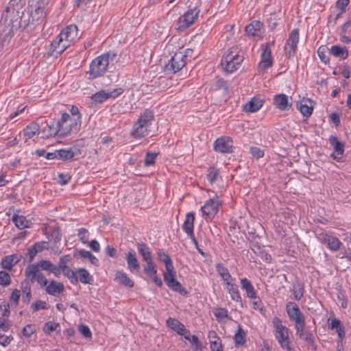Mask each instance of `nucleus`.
Returning <instances> with one entry per match:
<instances>
[{
    "mask_svg": "<svg viewBox=\"0 0 351 351\" xmlns=\"http://www.w3.org/2000/svg\"><path fill=\"white\" fill-rule=\"evenodd\" d=\"M114 280L117 281L119 284L128 288H132L134 285L133 280L128 276L126 273L123 271H116Z\"/></svg>",
    "mask_w": 351,
    "mask_h": 351,
    "instance_id": "obj_24",
    "label": "nucleus"
},
{
    "mask_svg": "<svg viewBox=\"0 0 351 351\" xmlns=\"http://www.w3.org/2000/svg\"><path fill=\"white\" fill-rule=\"evenodd\" d=\"M45 287L46 293L53 296H56L58 294L64 291L63 283L56 282L53 280L49 281L48 284Z\"/></svg>",
    "mask_w": 351,
    "mask_h": 351,
    "instance_id": "obj_21",
    "label": "nucleus"
},
{
    "mask_svg": "<svg viewBox=\"0 0 351 351\" xmlns=\"http://www.w3.org/2000/svg\"><path fill=\"white\" fill-rule=\"evenodd\" d=\"M329 53L332 54L334 56L341 58V59H346L348 56V50L338 45H333Z\"/></svg>",
    "mask_w": 351,
    "mask_h": 351,
    "instance_id": "obj_37",
    "label": "nucleus"
},
{
    "mask_svg": "<svg viewBox=\"0 0 351 351\" xmlns=\"http://www.w3.org/2000/svg\"><path fill=\"white\" fill-rule=\"evenodd\" d=\"M186 64L184 56L182 52H178L171 58L166 65V69L172 71L173 73L181 70Z\"/></svg>",
    "mask_w": 351,
    "mask_h": 351,
    "instance_id": "obj_12",
    "label": "nucleus"
},
{
    "mask_svg": "<svg viewBox=\"0 0 351 351\" xmlns=\"http://www.w3.org/2000/svg\"><path fill=\"white\" fill-rule=\"evenodd\" d=\"M12 326L11 321L4 317H0V330L6 332Z\"/></svg>",
    "mask_w": 351,
    "mask_h": 351,
    "instance_id": "obj_64",
    "label": "nucleus"
},
{
    "mask_svg": "<svg viewBox=\"0 0 351 351\" xmlns=\"http://www.w3.org/2000/svg\"><path fill=\"white\" fill-rule=\"evenodd\" d=\"M35 332L36 328L33 324H27L22 330V333L25 337H30Z\"/></svg>",
    "mask_w": 351,
    "mask_h": 351,
    "instance_id": "obj_62",
    "label": "nucleus"
},
{
    "mask_svg": "<svg viewBox=\"0 0 351 351\" xmlns=\"http://www.w3.org/2000/svg\"><path fill=\"white\" fill-rule=\"evenodd\" d=\"M79 254L82 258H88L93 265L95 266L99 265V260L90 252L85 250H80L79 251Z\"/></svg>",
    "mask_w": 351,
    "mask_h": 351,
    "instance_id": "obj_44",
    "label": "nucleus"
},
{
    "mask_svg": "<svg viewBox=\"0 0 351 351\" xmlns=\"http://www.w3.org/2000/svg\"><path fill=\"white\" fill-rule=\"evenodd\" d=\"M171 283L167 286L174 291L178 292L182 295H186L188 293V291L185 288L182 287V285L176 280H171Z\"/></svg>",
    "mask_w": 351,
    "mask_h": 351,
    "instance_id": "obj_39",
    "label": "nucleus"
},
{
    "mask_svg": "<svg viewBox=\"0 0 351 351\" xmlns=\"http://www.w3.org/2000/svg\"><path fill=\"white\" fill-rule=\"evenodd\" d=\"M116 57L117 53L110 51L95 58L90 65V75L93 78L103 75L110 62L113 61Z\"/></svg>",
    "mask_w": 351,
    "mask_h": 351,
    "instance_id": "obj_3",
    "label": "nucleus"
},
{
    "mask_svg": "<svg viewBox=\"0 0 351 351\" xmlns=\"http://www.w3.org/2000/svg\"><path fill=\"white\" fill-rule=\"evenodd\" d=\"M143 271L145 274L149 278L157 275V267L154 261L147 263L144 266Z\"/></svg>",
    "mask_w": 351,
    "mask_h": 351,
    "instance_id": "obj_40",
    "label": "nucleus"
},
{
    "mask_svg": "<svg viewBox=\"0 0 351 351\" xmlns=\"http://www.w3.org/2000/svg\"><path fill=\"white\" fill-rule=\"evenodd\" d=\"M272 323L275 328L276 338L281 348L287 351H291L292 348L289 339V329L282 325L281 319L278 317H274Z\"/></svg>",
    "mask_w": 351,
    "mask_h": 351,
    "instance_id": "obj_5",
    "label": "nucleus"
},
{
    "mask_svg": "<svg viewBox=\"0 0 351 351\" xmlns=\"http://www.w3.org/2000/svg\"><path fill=\"white\" fill-rule=\"evenodd\" d=\"M215 267L217 273L223 279L225 285H227L228 284L233 282L234 279L230 275L228 269L222 263H217Z\"/></svg>",
    "mask_w": 351,
    "mask_h": 351,
    "instance_id": "obj_26",
    "label": "nucleus"
},
{
    "mask_svg": "<svg viewBox=\"0 0 351 351\" xmlns=\"http://www.w3.org/2000/svg\"><path fill=\"white\" fill-rule=\"evenodd\" d=\"M40 132V126L38 123L33 121L27 125L23 130V134L25 138V141L33 138L35 135Z\"/></svg>",
    "mask_w": 351,
    "mask_h": 351,
    "instance_id": "obj_25",
    "label": "nucleus"
},
{
    "mask_svg": "<svg viewBox=\"0 0 351 351\" xmlns=\"http://www.w3.org/2000/svg\"><path fill=\"white\" fill-rule=\"evenodd\" d=\"M59 36L69 47L77 37V27L75 25H68L61 31Z\"/></svg>",
    "mask_w": 351,
    "mask_h": 351,
    "instance_id": "obj_15",
    "label": "nucleus"
},
{
    "mask_svg": "<svg viewBox=\"0 0 351 351\" xmlns=\"http://www.w3.org/2000/svg\"><path fill=\"white\" fill-rule=\"evenodd\" d=\"M77 282H80L82 284H89L91 285L93 281V276L90 274V273L84 268H80L77 269Z\"/></svg>",
    "mask_w": 351,
    "mask_h": 351,
    "instance_id": "obj_28",
    "label": "nucleus"
},
{
    "mask_svg": "<svg viewBox=\"0 0 351 351\" xmlns=\"http://www.w3.org/2000/svg\"><path fill=\"white\" fill-rule=\"evenodd\" d=\"M328 141L337 154L342 155L343 154L345 145L343 143L340 142L337 136H330Z\"/></svg>",
    "mask_w": 351,
    "mask_h": 351,
    "instance_id": "obj_34",
    "label": "nucleus"
},
{
    "mask_svg": "<svg viewBox=\"0 0 351 351\" xmlns=\"http://www.w3.org/2000/svg\"><path fill=\"white\" fill-rule=\"evenodd\" d=\"M299 41V30L294 29L291 32L289 38L287 41V45L289 48L287 51V56L289 58L293 57L297 50V45Z\"/></svg>",
    "mask_w": 351,
    "mask_h": 351,
    "instance_id": "obj_17",
    "label": "nucleus"
},
{
    "mask_svg": "<svg viewBox=\"0 0 351 351\" xmlns=\"http://www.w3.org/2000/svg\"><path fill=\"white\" fill-rule=\"evenodd\" d=\"M12 221L19 229H24L28 227L29 221L22 215H14L12 217Z\"/></svg>",
    "mask_w": 351,
    "mask_h": 351,
    "instance_id": "obj_41",
    "label": "nucleus"
},
{
    "mask_svg": "<svg viewBox=\"0 0 351 351\" xmlns=\"http://www.w3.org/2000/svg\"><path fill=\"white\" fill-rule=\"evenodd\" d=\"M71 260H72V258H71V255H69V254L62 256L60 258L58 266L60 267V269H61L62 271H63L65 269H66L67 268H69V267L67 266V264L69 263H70L71 261Z\"/></svg>",
    "mask_w": 351,
    "mask_h": 351,
    "instance_id": "obj_50",
    "label": "nucleus"
},
{
    "mask_svg": "<svg viewBox=\"0 0 351 351\" xmlns=\"http://www.w3.org/2000/svg\"><path fill=\"white\" fill-rule=\"evenodd\" d=\"M81 121L78 118H72L68 113L62 114L60 120L58 121V127H60V136H67L71 132H77L80 130Z\"/></svg>",
    "mask_w": 351,
    "mask_h": 351,
    "instance_id": "obj_6",
    "label": "nucleus"
},
{
    "mask_svg": "<svg viewBox=\"0 0 351 351\" xmlns=\"http://www.w3.org/2000/svg\"><path fill=\"white\" fill-rule=\"evenodd\" d=\"M137 249L145 263L154 261L152 256V252L149 247L145 243L143 242L138 243Z\"/></svg>",
    "mask_w": 351,
    "mask_h": 351,
    "instance_id": "obj_30",
    "label": "nucleus"
},
{
    "mask_svg": "<svg viewBox=\"0 0 351 351\" xmlns=\"http://www.w3.org/2000/svg\"><path fill=\"white\" fill-rule=\"evenodd\" d=\"M274 41L270 43H267L265 45H263L262 47V53H261V60L258 64V68L260 70L265 71L267 69L271 67L273 62L271 59V50L270 48L271 45L274 44Z\"/></svg>",
    "mask_w": 351,
    "mask_h": 351,
    "instance_id": "obj_11",
    "label": "nucleus"
},
{
    "mask_svg": "<svg viewBox=\"0 0 351 351\" xmlns=\"http://www.w3.org/2000/svg\"><path fill=\"white\" fill-rule=\"evenodd\" d=\"M215 89L216 90L222 89L225 92H227L228 89V82L221 78H217L216 82H215Z\"/></svg>",
    "mask_w": 351,
    "mask_h": 351,
    "instance_id": "obj_60",
    "label": "nucleus"
},
{
    "mask_svg": "<svg viewBox=\"0 0 351 351\" xmlns=\"http://www.w3.org/2000/svg\"><path fill=\"white\" fill-rule=\"evenodd\" d=\"M62 274H64V276H66L69 278L71 284L75 285L77 283V279L76 278L77 270L73 271L69 267L64 271H63Z\"/></svg>",
    "mask_w": 351,
    "mask_h": 351,
    "instance_id": "obj_49",
    "label": "nucleus"
},
{
    "mask_svg": "<svg viewBox=\"0 0 351 351\" xmlns=\"http://www.w3.org/2000/svg\"><path fill=\"white\" fill-rule=\"evenodd\" d=\"M213 313L218 320H221L228 317V311L224 308H215Z\"/></svg>",
    "mask_w": 351,
    "mask_h": 351,
    "instance_id": "obj_51",
    "label": "nucleus"
},
{
    "mask_svg": "<svg viewBox=\"0 0 351 351\" xmlns=\"http://www.w3.org/2000/svg\"><path fill=\"white\" fill-rule=\"evenodd\" d=\"M91 99L95 103L101 104L109 99L108 91H98L92 95Z\"/></svg>",
    "mask_w": 351,
    "mask_h": 351,
    "instance_id": "obj_42",
    "label": "nucleus"
},
{
    "mask_svg": "<svg viewBox=\"0 0 351 351\" xmlns=\"http://www.w3.org/2000/svg\"><path fill=\"white\" fill-rule=\"evenodd\" d=\"M59 327H60V324L58 323L49 322L45 324L44 331L45 333L49 334L51 332L56 330Z\"/></svg>",
    "mask_w": 351,
    "mask_h": 351,
    "instance_id": "obj_63",
    "label": "nucleus"
},
{
    "mask_svg": "<svg viewBox=\"0 0 351 351\" xmlns=\"http://www.w3.org/2000/svg\"><path fill=\"white\" fill-rule=\"evenodd\" d=\"M301 339L304 340L305 341H306L309 345H311L312 346V348H313V350L317 349V346L315 343L314 336L311 331L306 330L305 333H304V336H303Z\"/></svg>",
    "mask_w": 351,
    "mask_h": 351,
    "instance_id": "obj_54",
    "label": "nucleus"
},
{
    "mask_svg": "<svg viewBox=\"0 0 351 351\" xmlns=\"http://www.w3.org/2000/svg\"><path fill=\"white\" fill-rule=\"evenodd\" d=\"M241 287L242 289L245 291L247 297L250 299L256 298V291L247 278H244L241 279Z\"/></svg>",
    "mask_w": 351,
    "mask_h": 351,
    "instance_id": "obj_29",
    "label": "nucleus"
},
{
    "mask_svg": "<svg viewBox=\"0 0 351 351\" xmlns=\"http://www.w3.org/2000/svg\"><path fill=\"white\" fill-rule=\"evenodd\" d=\"M301 339L304 340L305 341H306L309 345H311L312 346V348H313V350L317 349V346L315 343L314 336L311 331L306 330L305 333H304V336H303Z\"/></svg>",
    "mask_w": 351,
    "mask_h": 351,
    "instance_id": "obj_53",
    "label": "nucleus"
},
{
    "mask_svg": "<svg viewBox=\"0 0 351 351\" xmlns=\"http://www.w3.org/2000/svg\"><path fill=\"white\" fill-rule=\"evenodd\" d=\"M167 325L168 327L176 331L178 334H181V332L185 331V326L180 321L175 318L169 317L167 319Z\"/></svg>",
    "mask_w": 351,
    "mask_h": 351,
    "instance_id": "obj_35",
    "label": "nucleus"
},
{
    "mask_svg": "<svg viewBox=\"0 0 351 351\" xmlns=\"http://www.w3.org/2000/svg\"><path fill=\"white\" fill-rule=\"evenodd\" d=\"M25 276L29 278L32 283L37 282L41 287H45L49 281L40 272V269H38L37 265L34 264L29 265L25 269Z\"/></svg>",
    "mask_w": 351,
    "mask_h": 351,
    "instance_id": "obj_7",
    "label": "nucleus"
},
{
    "mask_svg": "<svg viewBox=\"0 0 351 351\" xmlns=\"http://www.w3.org/2000/svg\"><path fill=\"white\" fill-rule=\"evenodd\" d=\"M194 221H195V214L193 212H190L186 214L185 221L182 225V230L185 233L188 234H192L194 232Z\"/></svg>",
    "mask_w": 351,
    "mask_h": 351,
    "instance_id": "obj_27",
    "label": "nucleus"
},
{
    "mask_svg": "<svg viewBox=\"0 0 351 351\" xmlns=\"http://www.w3.org/2000/svg\"><path fill=\"white\" fill-rule=\"evenodd\" d=\"M287 315L291 321H293L295 324H298L305 322L304 315L302 313L298 306L292 302H287L286 305Z\"/></svg>",
    "mask_w": 351,
    "mask_h": 351,
    "instance_id": "obj_10",
    "label": "nucleus"
},
{
    "mask_svg": "<svg viewBox=\"0 0 351 351\" xmlns=\"http://www.w3.org/2000/svg\"><path fill=\"white\" fill-rule=\"evenodd\" d=\"M211 351H223L221 341L220 338L210 341Z\"/></svg>",
    "mask_w": 351,
    "mask_h": 351,
    "instance_id": "obj_57",
    "label": "nucleus"
},
{
    "mask_svg": "<svg viewBox=\"0 0 351 351\" xmlns=\"http://www.w3.org/2000/svg\"><path fill=\"white\" fill-rule=\"evenodd\" d=\"M158 256L159 260L165 264V268L169 267V269L170 267H172V266H173L170 256L163 251H159L158 252Z\"/></svg>",
    "mask_w": 351,
    "mask_h": 351,
    "instance_id": "obj_45",
    "label": "nucleus"
},
{
    "mask_svg": "<svg viewBox=\"0 0 351 351\" xmlns=\"http://www.w3.org/2000/svg\"><path fill=\"white\" fill-rule=\"evenodd\" d=\"M263 24L259 21H254L245 27V32L249 36H256L261 33Z\"/></svg>",
    "mask_w": 351,
    "mask_h": 351,
    "instance_id": "obj_31",
    "label": "nucleus"
},
{
    "mask_svg": "<svg viewBox=\"0 0 351 351\" xmlns=\"http://www.w3.org/2000/svg\"><path fill=\"white\" fill-rule=\"evenodd\" d=\"M226 286L228 293L230 295L231 299L237 302L242 303V298L237 286L233 283V282Z\"/></svg>",
    "mask_w": 351,
    "mask_h": 351,
    "instance_id": "obj_33",
    "label": "nucleus"
},
{
    "mask_svg": "<svg viewBox=\"0 0 351 351\" xmlns=\"http://www.w3.org/2000/svg\"><path fill=\"white\" fill-rule=\"evenodd\" d=\"M214 149L221 153H231L232 142L229 137L219 138L214 143Z\"/></svg>",
    "mask_w": 351,
    "mask_h": 351,
    "instance_id": "obj_16",
    "label": "nucleus"
},
{
    "mask_svg": "<svg viewBox=\"0 0 351 351\" xmlns=\"http://www.w3.org/2000/svg\"><path fill=\"white\" fill-rule=\"evenodd\" d=\"M11 24L10 27H7L3 30V40H6L7 39H10L14 35L16 31L21 29H14L13 26V23H10L9 25Z\"/></svg>",
    "mask_w": 351,
    "mask_h": 351,
    "instance_id": "obj_55",
    "label": "nucleus"
},
{
    "mask_svg": "<svg viewBox=\"0 0 351 351\" xmlns=\"http://www.w3.org/2000/svg\"><path fill=\"white\" fill-rule=\"evenodd\" d=\"M26 8L25 0H11L3 12L1 19L13 23L14 29L25 30L30 25L29 12L25 13Z\"/></svg>",
    "mask_w": 351,
    "mask_h": 351,
    "instance_id": "obj_1",
    "label": "nucleus"
},
{
    "mask_svg": "<svg viewBox=\"0 0 351 351\" xmlns=\"http://www.w3.org/2000/svg\"><path fill=\"white\" fill-rule=\"evenodd\" d=\"M313 103L311 99L303 98L297 104V108L304 117H309L313 110Z\"/></svg>",
    "mask_w": 351,
    "mask_h": 351,
    "instance_id": "obj_19",
    "label": "nucleus"
},
{
    "mask_svg": "<svg viewBox=\"0 0 351 351\" xmlns=\"http://www.w3.org/2000/svg\"><path fill=\"white\" fill-rule=\"evenodd\" d=\"M199 10L196 8L189 9L184 14L180 17L178 21V29L185 30L197 20Z\"/></svg>",
    "mask_w": 351,
    "mask_h": 351,
    "instance_id": "obj_8",
    "label": "nucleus"
},
{
    "mask_svg": "<svg viewBox=\"0 0 351 351\" xmlns=\"http://www.w3.org/2000/svg\"><path fill=\"white\" fill-rule=\"evenodd\" d=\"M58 152V158L60 160H68L71 159L74 156V152L71 149H60L57 150Z\"/></svg>",
    "mask_w": 351,
    "mask_h": 351,
    "instance_id": "obj_46",
    "label": "nucleus"
},
{
    "mask_svg": "<svg viewBox=\"0 0 351 351\" xmlns=\"http://www.w3.org/2000/svg\"><path fill=\"white\" fill-rule=\"evenodd\" d=\"M243 61V57L239 56L238 47H232L223 56L221 64L227 73H232L237 70Z\"/></svg>",
    "mask_w": 351,
    "mask_h": 351,
    "instance_id": "obj_4",
    "label": "nucleus"
},
{
    "mask_svg": "<svg viewBox=\"0 0 351 351\" xmlns=\"http://www.w3.org/2000/svg\"><path fill=\"white\" fill-rule=\"evenodd\" d=\"M246 332L242 328V327L239 325L238 330L235 335H234V341L235 346H243L246 341Z\"/></svg>",
    "mask_w": 351,
    "mask_h": 351,
    "instance_id": "obj_36",
    "label": "nucleus"
},
{
    "mask_svg": "<svg viewBox=\"0 0 351 351\" xmlns=\"http://www.w3.org/2000/svg\"><path fill=\"white\" fill-rule=\"evenodd\" d=\"M11 282V279L10 275L4 271H0V285L4 287L8 286Z\"/></svg>",
    "mask_w": 351,
    "mask_h": 351,
    "instance_id": "obj_59",
    "label": "nucleus"
},
{
    "mask_svg": "<svg viewBox=\"0 0 351 351\" xmlns=\"http://www.w3.org/2000/svg\"><path fill=\"white\" fill-rule=\"evenodd\" d=\"M328 49L325 46H321L317 49V54L320 60L325 64L329 62Z\"/></svg>",
    "mask_w": 351,
    "mask_h": 351,
    "instance_id": "obj_52",
    "label": "nucleus"
},
{
    "mask_svg": "<svg viewBox=\"0 0 351 351\" xmlns=\"http://www.w3.org/2000/svg\"><path fill=\"white\" fill-rule=\"evenodd\" d=\"M43 132H47V136H53L59 135L60 136V127H58V121L55 123L54 121L51 125H47L44 128Z\"/></svg>",
    "mask_w": 351,
    "mask_h": 351,
    "instance_id": "obj_38",
    "label": "nucleus"
},
{
    "mask_svg": "<svg viewBox=\"0 0 351 351\" xmlns=\"http://www.w3.org/2000/svg\"><path fill=\"white\" fill-rule=\"evenodd\" d=\"M31 11L29 12V17H30V25L29 27L30 29H34L35 26L41 24L45 19V17L47 14V10L36 8H30Z\"/></svg>",
    "mask_w": 351,
    "mask_h": 351,
    "instance_id": "obj_13",
    "label": "nucleus"
},
{
    "mask_svg": "<svg viewBox=\"0 0 351 351\" xmlns=\"http://www.w3.org/2000/svg\"><path fill=\"white\" fill-rule=\"evenodd\" d=\"M29 5L30 8H36L38 9V8L40 9L45 10L48 11V5L47 4H44L43 2H40L36 0H29Z\"/></svg>",
    "mask_w": 351,
    "mask_h": 351,
    "instance_id": "obj_61",
    "label": "nucleus"
},
{
    "mask_svg": "<svg viewBox=\"0 0 351 351\" xmlns=\"http://www.w3.org/2000/svg\"><path fill=\"white\" fill-rule=\"evenodd\" d=\"M263 105V100L257 97H254L243 106V110L247 112H255Z\"/></svg>",
    "mask_w": 351,
    "mask_h": 351,
    "instance_id": "obj_22",
    "label": "nucleus"
},
{
    "mask_svg": "<svg viewBox=\"0 0 351 351\" xmlns=\"http://www.w3.org/2000/svg\"><path fill=\"white\" fill-rule=\"evenodd\" d=\"M158 154L148 152L146 154L145 158V165L147 167L151 166L154 164L156 158Z\"/></svg>",
    "mask_w": 351,
    "mask_h": 351,
    "instance_id": "obj_56",
    "label": "nucleus"
},
{
    "mask_svg": "<svg viewBox=\"0 0 351 351\" xmlns=\"http://www.w3.org/2000/svg\"><path fill=\"white\" fill-rule=\"evenodd\" d=\"M319 239L328 245V247L332 251H337L342 245L341 242L335 237L328 234L327 233H322L319 236Z\"/></svg>",
    "mask_w": 351,
    "mask_h": 351,
    "instance_id": "obj_18",
    "label": "nucleus"
},
{
    "mask_svg": "<svg viewBox=\"0 0 351 351\" xmlns=\"http://www.w3.org/2000/svg\"><path fill=\"white\" fill-rule=\"evenodd\" d=\"M221 202L217 196L208 199L205 204L201 208L203 215H206L208 218L212 219L218 213L219 206Z\"/></svg>",
    "mask_w": 351,
    "mask_h": 351,
    "instance_id": "obj_9",
    "label": "nucleus"
},
{
    "mask_svg": "<svg viewBox=\"0 0 351 351\" xmlns=\"http://www.w3.org/2000/svg\"><path fill=\"white\" fill-rule=\"evenodd\" d=\"M21 260V257L17 254H12L5 256L1 261V265L6 269H11L12 267L16 265Z\"/></svg>",
    "mask_w": 351,
    "mask_h": 351,
    "instance_id": "obj_32",
    "label": "nucleus"
},
{
    "mask_svg": "<svg viewBox=\"0 0 351 351\" xmlns=\"http://www.w3.org/2000/svg\"><path fill=\"white\" fill-rule=\"evenodd\" d=\"M219 175V170L215 167H210L207 171V179L210 184L214 183Z\"/></svg>",
    "mask_w": 351,
    "mask_h": 351,
    "instance_id": "obj_43",
    "label": "nucleus"
},
{
    "mask_svg": "<svg viewBox=\"0 0 351 351\" xmlns=\"http://www.w3.org/2000/svg\"><path fill=\"white\" fill-rule=\"evenodd\" d=\"M125 259L129 271L132 274H137L140 269V264L136 253L134 251L129 252L126 254Z\"/></svg>",
    "mask_w": 351,
    "mask_h": 351,
    "instance_id": "obj_20",
    "label": "nucleus"
},
{
    "mask_svg": "<svg viewBox=\"0 0 351 351\" xmlns=\"http://www.w3.org/2000/svg\"><path fill=\"white\" fill-rule=\"evenodd\" d=\"M154 114L152 110L146 109L141 113L138 119L133 125L131 135L135 138H141L148 134L149 128L152 125Z\"/></svg>",
    "mask_w": 351,
    "mask_h": 351,
    "instance_id": "obj_2",
    "label": "nucleus"
},
{
    "mask_svg": "<svg viewBox=\"0 0 351 351\" xmlns=\"http://www.w3.org/2000/svg\"><path fill=\"white\" fill-rule=\"evenodd\" d=\"M274 104L280 110H287L291 106V104L289 102L288 97L285 94L275 95Z\"/></svg>",
    "mask_w": 351,
    "mask_h": 351,
    "instance_id": "obj_23",
    "label": "nucleus"
},
{
    "mask_svg": "<svg viewBox=\"0 0 351 351\" xmlns=\"http://www.w3.org/2000/svg\"><path fill=\"white\" fill-rule=\"evenodd\" d=\"M68 47L69 45L66 43V42H64L63 38H62L58 34L56 38L51 42L48 54L49 56H56L57 55H60Z\"/></svg>",
    "mask_w": 351,
    "mask_h": 351,
    "instance_id": "obj_14",
    "label": "nucleus"
},
{
    "mask_svg": "<svg viewBox=\"0 0 351 351\" xmlns=\"http://www.w3.org/2000/svg\"><path fill=\"white\" fill-rule=\"evenodd\" d=\"M168 268H166V271L163 274V278H164V280L165 282V283L167 284V285H168L169 284H170L171 282V280H176L175 278V276H176V271H174V268H173V266H172V267H170L169 269H168Z\"/></svg>",
    "mask_w": 351,
    "mask_h": 351,
    "instance_id": "obj_47",
    "label": "nucleus"
},
{
    "mask_svg": "<svg viewBox=\"0 0 351 351\" xmlns=\"http://www.w3.org/2000/svg\"><path fill=\"white\" fill-rule=\"evenodd\" d=\"M51 237L53 240L54 243H58L62 239V232L59 226H56L53 229L51 233Z\"/></svg>",
    "mask_w": 351,
    "mask_h": 351,
    "instance_id": "obj_58",
    "label": "nucleus"
},
{
    "mask_svg": "<svg viewBox=\"0 0 351 351\" xmlns=\"http://www.w3.org/2000/svg\"><path fill=\"white\" fill-rule=\"evenodd\" d=\"M34 265H37L38 269L40 268L43 270L47 271L50 272L54 265L50 261L47 260H42L38 261L36 264H34Z\"/></svg>",
    "mask_w": 351,
    "mask_h": 351,
    "instance_id": "obj_48",
    "label": "nucleus"
}]
</instances>
